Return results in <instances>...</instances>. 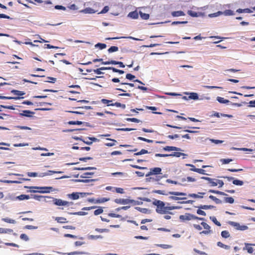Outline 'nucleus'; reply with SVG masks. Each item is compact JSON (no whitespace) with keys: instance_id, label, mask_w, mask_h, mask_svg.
<instances>
[{"instance_id":"obj_1","label":"nucleus","mask_w":255,"mask_h":255,"mask_svg":"<svg viewBox=\"0 0 255 255\" xmlns=\"http://www.w3.org/2000/svg\"><path fill=\"white\" fill-rule=\"evenodd\" d=\"M153 204L156 206V212L160 214H165L166 213H170L169 211L178 209L180 207L178 206H170L169 203H167V206L164 202L159 200H155L153 202Z\"/></svg>"},{"instance_id":"obj_2","label":"nucleus","mask_w":255,"mask_h":255,"mask_svg":"<svg viewBox=\"0 0 255 255\" xmlns=\"http://www.w3.org/2000/svg\"><path fill=\"white\" fill-rule=\"evenodd\" d=\"M114 100H107L106 99H102L101 102L103 104L106 105L107 106H116L117 107H120L123 109L126 108V105L122 104L119 102L113 103Z\"/></svg>"},{"instance_id":"obj_3","label":"nucleus","mask_w":255,"mask_h":255,"mask_svg":"<svg viewBox=\"0 0 255 255\" xmlns=\"http://www.w3.org/2000/svg\"><path fill=\"white\" fill-rule=\"evenodd\" d=\"M179 219L182 221H190L192 220H204V218L198 217L190 213H185L179 216Z\"/></svg>"},{"instance_id":"obj_4","label":"nucleus","mask_w":255,"mask_h":255,"mask_svg":"<svg viewBox=\"0 0 255 255\" xmlns=\"http://www.w3.org/2000/svg\"><path fill=\"white\" fill-rule=\"evenodd\" d=\"M51 198L52 199V202L53 204L56 206H70L73 205V203L72 202H68L66 201H64L61 199H57L54 198Z\"/></svg>"},{"instance_id":"obj_5","label":"nucleus","mask_w":255,"mask_h":255,"mask_svg":"<svg viewBox=\"0 0 255 255\" xmlns=\"http://www.w3.org/2000/svg\"><path fill=\"white\" fill-rule=\"evenodd\" d=\"M168 194L170 195H174V196H170L169 197L170 199L172 200L176 201V200H184V199H186V197H179L175 196H185V195H186V194L185 193H183V192L171 191V192H169Z\"/></svg>"},{"instance_id":"obj_6","label":"nucleus","mask_w":255,"mask_h":255,"mask_svg":"<svg viewBox=\"0 0 255 255\" xmlns=\"http://www.w3.org/2000/svg\"><path fill=\"white\" fill-rule=\"evenodd\" d=\"M187 156V154L180 152H174L170 154H161V153H156L155 156L156 157H168V156H171V157H179L181 156Z\"/></svg>"},{"instance_id":"obj_7","label":"nucleus","mask_w":255,"mask_h":255,"mask_svg":"<svg viewBox=\"0 0 255 255\" xmlns=\"http://www.w3.org/2000/svg\"><path fill=\"white\" fill-rule=\"evenodd\" d=\"M161 168L160 167H154L150 169L149 172H148L146 175V177L152 175H159L161 174Z\"/></svg>"},{"instance_id":"obj_8","label":"nucleus","mask_w":255,"mask_h":255,"mask_svg":"<svg viewBox=\"0 0 255 255\" xmlns=\"http://www.w3.org/2000/svg\"><path fill=\"white\" fill-rule=\"evenodd\" d=\"M25 188L43 189V190L38 191L39 192L42 193H49L50 191H51L52 190V189H53V188L52 187H36V186L27 187V186H25Z\"/></svg>"},{"instance_id":"obj_9","label":"nucleus","mask_w":255,"mask_h":255,"mask_svg":"<svg viewBox=\"0 0 255 255\" xmlns=\"http://www.w3.org/2000/svg\"><path fill=\"white\" fill-rule=\"evenodd\" d=\"M229 224L238 230L244 231L248 229V226L246 225H240L239 223L237 222H230Z\"/></svg>"},{"instance_id":"obj_10","label":"nucleus","mask_w":255,"mask_h":255,"mask_svg":"<svg viewBox=\"0 0 255 255\" xmlns=\"http://www.w3.org/2000/svg\"><path fill=\"white\" fill-rule=\"evenodd\" d=\"M201 225L203 227V228L206 230L201 232L200 233V234L208 235L212 232L210 226L209 225H208L206 223L203 222L201 223Z\"/></svg>"},{"instance_id":"obj_11","label":"nucleus","mask_w":255,"mask_h":255,"mask_svg":"<svg viewBox=\"0 0 255 255\" xmlns=\"http://www.w3.org/2000/svg\"><path fill=\"white\" fill-rule=\"evenodd\" d=\"M102 64H104V65H109V64L119 65L120 67H122V68H124L125 67V65L124 64V63L122 62L117 61L115 60H111V61L102 62Z\"/></svg>"},{"instance_id":"obj_12","label":"nucleus","mask_w":255,"mask_h":255,"mask_svg":"<svg viewBox=\"0 0 255 255\" xmlns=\"http://www.w3.org/2000/svg\"><path fill=\"white\" fill-rule=\"evenodd\" d=\"M201 178L208 181L209 183L211 184V186H216L217 185V182L216 181H217L218 179H213L205 176L201 177Z\"/></svg>"},{"instance_id":"obj_13","label":"nucleus","mask_w":255,"mask_h":255,"mask_svg":"<svg viewBox=\"0 0 255 255\" xmlns=\"http://www.w3.org/2000/svg\"><path fill=\"white\" fill-rule=\"evenodd\" d=\"M163 149L165 151H181V149L173 146H166L163 148Z\"/></svg>"},{"instance_id":"obj_14","label":"nucleus","mask_w":255,"mask_h":255,"mask_svg":"<svg viewBox=\"0 0 255 255\" xmlns=\"http://www.w3.org/2000/svg\"><path fill=\"white\" fill-rule=\"evenodd\" d=\"M63 173L62 171H52V170H48L47 172L41 173L39 175V176L42 177H44L45 176L51 175L54 173Z\"/></svg>"},{"instance_id":"obj_15","label":"nucleus","mask_w":255,"mask_h":255,"mask_svg":"<svg viewBox=\"0 0 255 255\" xmlns=\"http://www.w3.org/2000/svg\"><path fill=\"white\" fill-rule=\"evenodd\" d=\"M34 114V112H31L29 110H24L22 111V113H20L19 115L21 116L30 117L32 116V115H33Z\"/></svg>"},{"instance_id":"obj_16","label":"nucleus","mask_w":255,"mask_h":255,"mask_svg":"<svg viewBox=\"0 0 255 255\" xmlns=\"http://www.w3.org/2000/svg\"><path fill=\"white\" fill-rule=\"evenodd\" d=\"M120 38H128V39H133V40H137V41H138L140 40L139 39L134 38L132 36H122V37H109V38H107L106 39L112 40V39H120Z\"/></svg>"},{"instance_id":"obj_17","label":"nucleus","mask_w":255,"mask_h":255,"mask_svg":"<svg viewBox=\"0 0 255 255\" xmlns=\"http://www.w3.org/2000/svg\"><path fill=\"white\" fill-rule=\"evenodd\" d=\"M198 193H199V194L202 195H199L198 194L192 193V194H188V196L190 197H193V198H202L203 197V196L202 195L205 194V193H204V192H199Z\"/></svg>"},{"instance_id":"obj_18","label":"nucleus","mask_w":255,"mask_h":255,"mask_svg":"<svg viewBox=\"0 0 255 255\" xmlns=\"http://www.w3.org/2000/svg\"><path fill=\"white\" fill-rule=\"evenodd\" d=\"M81 12L84 13H94L96 12L94 9L91 7H86L81 10Z\"/></svg>"},{"instance_id":"obj_19","label":"nucleus","mask_w":255,"mask_h":255,"mask_svg":"<svg viewBox=\"0 0 255 255\" xmlns=\"http://www.w3.org/2000/svg\"><path fill=\"white\" fill-rule=\"evenodd\" d=\"M55 220L57 221L59 223H67L68 221H67L66 218L64 217H57L55 218Z\"/></svg>"},{"instance_id":"obj_20","label":"nucleus","mask_w":255,"mask_h":255,"mask_svg":"<svg viewBox=\"0 0 255 255\" xmlns=\"http://www.w3.org/2000/svg\"><path fill=\"white\" fill-rule=\"evenodd\" d=\"M128 16L133 19H137L138 17V13L136 11H131L128 13Z\"/></svg>"},{"instance_id":"obj_21","label":"nucleus","mask_w":255,"mask_h":255,"mask_svg":"<svg viewBox=\"0 0 255 255\" xmlns=\"http://www.w3.org/2000/svg\"><path fill=\"white\" fill-rule=\"evenodd\" d=\"M68 197L73 200H77L79 198V193L73 192L72 194H68Z\"/></svg>"},{"instance_id":"obj_22","label":"nucleus","mask_w":255,"mask_h":255,"mask_svg":"<svg viewBox=\"0 0 255 255\" xmlns=\"http://www.w3.org/2000/svg\"><path fill=\"white\" fill-rule=\"evenodd\" d=\"M174 17L185 15V13L181 10L173 11L171 13Z\"/></svg>"},{"instance_id":"obj_23","label":"nucleus","mask_w":255,"mask_h":255,"mask_svg":"<svg viewBox=\"0 0 255 255\" xmlns=\"http://www.w3.org/2000/svg\"><path fill=\"white\" fill-rule=\"evenodd\" d=\"M13 232V230L11 229H4L0 228V234H10Z\"/></svg>"},{"instance_id":"obj_24","label":"nucleus","mask_w":255,"mask_h":255,"mask_svg":"<svg viewBox=\"0 0 255 255\" xmlns=\"http://www.w3.org/2000/svg\"><path fill=\"white\" fill-rule=\"evenodd\" d=\"M190 170L201 174H207L206 171L203 169L194 168V169H190Z\"/></svg>"},{"instance_id":"obj_25","label":"nucleus","mask_w":255,"mask_h":255,"mask_svg":"<svg viewBox=\"0 0 255 255\" xmlns=\"http://www.w3.org/2000/svg\"><path fill=\"white\" fill-rule=\"evenodd\" d=\"M104 70H109V67H102L99 69H95L93 70V71L95 73L100 75V74H102V72L101 71Z\"/></svg>"},{"instance_id":"obj_26","label":"nucleus","mask_w":255,"mask_h":255,"mask_svg":"<svg viewBox=\"0 0 255 255\" xmlns=\"http://www.w3.org/2000/svg\"><path fill=\"white\" fill-rule=\"evenodd\" d=\"M217 100L221 104H228L229 103V101L226 99H225L224 98L221 97H217Z\"/></svg>"},{"instance_id":"obj_27","label":"nucleus","mask_w":255,"mask_h":255,"mask_svg":"<svg viewBox=\"0 0 255 255\" xmlns=\"http://www.w3.org/2000/svg\"><path fill=\"white\" fill-rule=\"evenodd\" d=\"M11 93H13L14 95L18 96H23L25 94L24 92L16 90H12Z\"/></svg>"},{"instance_id":"obj_28","label":"nucleus","mask_w":255,"mask_h":255,"mask_svg":"<svg viewBox=\"0 0 255 255\" xmlns=\"http://www.w3.org/2000/svg\"><path fill=\"white\" fill-rule=\"evenodd\" d=\"M233 183L236 185L242 186L244 184V182L242 180L234 178L233 181Z\"/></svg>"},{"instance_id":"obj_29","label":"nucleus","mask_w":255,"mask_h":255,"mask_svg":"<svg viewBox=\"0 0 255 255\" xmlns=\"http://www.w3.org/2000/svg\"><path fill=\"white\" fill-rule=\"evenodd\" d=\"M209 198L214 201L216 204H221L222 201L213 195H210Z\"/></svg>"},{"instance_id":"obj_30","label":"nucleus","mask_w":255,"mask_h":255,"mask_svg":"<svg viewBox=\"0 0 255 255\" xmlns=\"http://www.w3.org/2000/svg\"><path fill=\"white\" fill-rule=\"evenodd\" d=\"M109 70H112L114 72L118 73L120 74H123L125 73L124 71L116 69L112 67H109Z\"/></svg>"},{"instance_id":"obj_31","label":"nucleus","mask_w":255,"mask_h":255,"mask_svg":"<svg viewBox=\"0 0 255 255\" xmlns=\"http://www.w3.org/2000/svg\"><path fill=\"white\" fill-rule=\"evenodd\" d=\"M108 140H111L112 142L106 143L105 144L107 146H113L115 145V143L117 142L116 140L111 138H107Z\"/></svg>"},{"instance_id":"obj_32","label":"nucleus","mask_w":255,"mask_h":255,"mask_svg":"<svg viewBox=\"0 0 255 255\" xmlns=\"http://www.w3.org/2000/svg\"><path fill=\"white\" fill-rule=\"evenodd\" d=\"M217 246L219 247H221V248H224L225 249H226V250H229L230 249V246H228V245H226L224 244H223L222 242H218L217 243Z\"/></svg>"},{"instance_id":"obj_33","label":"nucleus","mask_w":255,"mask_h":255,"mask_svg":"<svg viewBox=\"0 0 255 255\" xmlns=\"http://www.w3.org/2000/svg\"><path fill=\"white\" fill-rule=\"evenodd\" d=\"M237 12L238 13H243V12L250 13L252 12V11L249 8H245V9L239 8L237 10Z\"/></svg>"},{"instance_id":"obj_34","label":"nucleus","mask_w":255,"mask_h":255,"mask_svg":"<svg viewBox=\"0 0 255 255\" xmlns=\"http://www.w3.org/2000/svg\"><path fill=\"white\" fill-rule=\"evenodd\" d=\"M88 238L90 240H97L99 239H102L103 237L101 235H89Z\"/></svg>"},{"instance_id":"obj_35","label":"nucleus","mask_w":255,"mask_h":255,"mask_svg":"<svg viewBox=\"0 0 255 255\" xmlns=\"http://www.w3.org/2000/svg\"><path fill=\"white\" fill-rule=\"evenodd\" d=\"M230 236V233L228 231L225 230L221 232V236L224 238H228Z\"/></svg>"},{"instance_id":"obj_36","label":"nucleus","mask_w":255,"mask_h":255,"mask_svg":"<svg viewBox=\"0 0 255 255\" xmlns=\"http://www.w3.org/2000/svg\"><path fill=\"white\" fill-rule=\"evenodd\" d=\"M139 14L140 17L143 19L146 20L149 18V15L147 13H145L141 11H139Z\"/></svg>"},{"instance_id":"obj_37","label":"nucleus","mask_w":255,"mask_h":255,"mask_svg":"<svg viewBox=\"0 0 255 255\" xmlns=\"http://www.w3.org/2000/svg\"><path fill=\"white\" fill-rule=\"evenodd\" d=\"M17 198H18L19 200H27L29 199V196L28 195H20L17 196Z\"/></svg>"},{"instance_id":"obj_38","label":"nucleus","mask_w":255,"mask_h":255,"mask_svg":"<svg viewBox=\"0 0 255 255\" xmlns=\"http://www.w3.org/2000/svg\"><path fill=\"white\" fill-rule=\"evenodd\" d=\"M224 201L226 203H228L230 204H233L234 202V199L232 197H225L224 198Z\"/></svg>"},{"instance_id":"obj_39","label":"nucleus","mask_w":255,"mask_h":255,"mask_svg":"<svg viewBox=\"0 0 255 255\" xmlns=\"http://www.w3.org/2000/svg\"><path fill=\"white\" fill-rule=\"evenodd\" d=\"M119 50V48L116 46H112L110 48H109L108 50L109 53H112L114 52L118 51Z\"/></svg>"},{"instance_id":"obj_40","label":"nucleus","mask_w":255,"mask_h":255,"mask_svg":"<svg viewBox=\"0 0 255 255\" xmlns=\"http://www.w3.org/2000/svg\"><path fill=\"white\" fill-rule=\"evenodd\" d=\"M94 174V172H85L81 175V178H89L90 176L93 175Z\"/></svg>"},{"instance_id":"obj_41","label":"nucleus","mask_w":255,"mask_h":255,"mask_svg":"<svg viewBox=\"0 0 255 255\" xmlns=\"http://www.w3.org/2000/svg\"><path fill=\"white\" fill-rule=\"evenodd\" d=\"M2 220L6 223L10 224H15L16 223V221L14 220L9 218H2Z\"/></svg>"},{"instance_id":"obj_42","label":"nucleus","mask_w":255,"mask_h":255,"mask_svg":"<svg viewBox=\"0 0 255 255\" xmlns=\"http://www.w3.org/2000/svg\"><path fill=\"white\" fill-rule=\"evenodd\" d=\"M210 218L213 221V222H214L217 226H221V223L219 221H218V220H217V219L215 217H214V216L210 217Z\"/></svg>"},{"instance_id":"obj_43","label":"nucleus","mask_w":255,"mask_h":255,"mask_svg":"<svg viewBox=\"0 0 255 255\" xmlns=\"http://www.w3.org/2000/svg\"><path fill=\"white\" fill-rule=\"evenodd\" d=\"M189 98L193 100H198L199 98L198 94L195 93H191Z\"/></svg>"},{"instance_id":"obj_44","label":"nucleus","mask_w":255,"mask_h":255,"mask_svg":"<svg viewBox=\"0 0 255 255\" xmlns=\"http://www.w3.org/2000/svg\"><path fill=\"white\" fill-rule=\"evenodd\" d=\"M148 152L147 150L144 149H142L140 151L136 152L134 154V155H140L143 154L148 153Z\"/></svg>"},{"instance_id":"obj_45","label":"nucleus","mask_w":255,"mask_h":255,"mask_svg":"<svg viewBox=\"0 0 255 255\" xmlns=\"http://www.w3.org/2000/svg\"><path fill=\"white\" fill-rule=\"evenodd\" d=\"M20 98L18 97H6V96H0V99H14V100H18Z\"/></svg>"},{"instance_id":"obj_46","label":"nucleus","mask_w":255,"mask_h":255,"mask_svg":"<svg viewBox=\"0 0 255 255\" xmlns=\"http://www.w3.org/2000/svg\"><path fill=\"white\" fill-rule=\"evenodd\" d=\"M109 200H110L109 198H101L97 199L96 203H104V202L108 201Z\"/></svg>"},{"instance_id":"obj_47","label":"nucleus","mask_w":255,"mask_h":255,"mask_svg":"<svg viewBox=\"0 0 255 255\" xmlns=\"http://www.w3.org/2000/svg\"><path fill=\"white\" fill-rule=\"evenodd\" d=\"M126 120L128 122H134V123H139L140 122L139 120H138L136 118H127V119H126Z\"/></svg>"},{"instance_id":"obj_48","label":"nucleus","mask_w":255,"mask_h":255,"mask_svg":"<svg viewBox=\"0 0 255 255\" xmlns=\"http://www.w3.org/2000/svg\"><path fill=\"white\" fill-rule=\"evenodd\" d=\"M47 79L48 80L45 81L46 82H49L51 83H54L56 81V78L51 77H47Z\"/></svg>"},{"instance_id":"obj_49","label":"nucleus","mask_w":255,"mask_h":255,"mask_svg":"<svg viewBox=\"0 0 255 255\" xmlns=\"http://www.w3.org/2000/svg\"><path fill=\"white\" fill-rule=\"evenodd\" d=\"M157 246L160 247V248L164 249H170L172 248V246L169 245H165V244H160L157 245Z\"/></svg>"},{"instance_id":"obj_50","label":"nucleus","mask_w":255,"mask_h":255,"mask_svg":"<svg viewBox=\"0 0 255 255\" xmlns=\"http://www.w3.org/2000/svg\"><path fill=\"white\" fill-rule=\"evenodd\" d=\"M137 139H139V140H142V141L147 142L148 143H152V142H153V141L152 140L148 139H147V138H145L144 137H141V136L138 137Z\"/></svg>"},{"instance_id":"obj_51","label":"nucleus","mask_w":255,"mask_h":255,"mask_svg":"<svg viewBox=\"0 0 255 255\" xmlns=\"http://www.w3.org/2000/svg\"><path fill=\"white\" fill-rule=\"evenodd\" d=\"M224 13L225 15H233L234 13L233 11L231 9H226L224 11Z\"/></svg>"},{"instance_id":"obj_52","label":"nucleus","mask_w":255,"mask_h":255,"mask_svg":"<svg viewBox=\"0 0 255 255\" xmlns=\"http://www.w3.org/2000/svg\"><path fill=\"white\" fill-rule=\"evenodd\" d=\"M187 13L192 17H197L198 16V13L192 10H188Z\"/></svg>"},{"instance_id":"obj_53","label":"nucleus","mask_w":255,"mask_h":255,"mask_svg":"<svg viewBox=\"0 0 255 255\" xmlns=\"http://www.w3.org/2000/svg\"><path fill=\"white\" fill-rule=\"evenodd\" d=\"M96 47H99L100 49H103L106 47V44L104 43H98L95 45Z\"/></svg>"},{"instance_id":"obj_54","label":"nucleus","mask_w":255,"mask_h":255,"mask_svg":"<svg viewBox=\"0 0 255 255\" xmlns=\"http://www.w3.org/2000/svg\"><path fill=\"white\" fill-rule=\"evenodd\" d=\"M213 207H214V206H212V205H201L199 207V208L206 210V209H212Z\"/></svg>"},{"instance_id":"obj_55","label":"nucleus","mask_w":255,"mask_h":255,"mask_svg":"<svg viewBox=\"0 0 255 255\" xmlns=\"http://www.w3.org/2000/svg\"><path fill=\"white\" fill-rule=\"evenodd\" d=\"M69 214L79 215V216H84V215H86L87 213L85 212L79 211V212H74V213H69Z\"/></svg>"},{"instance_id":"obj_56","label":"nucleus","mask_w":255,"mask_h":255,"mask_svg":"<svg viewBox=\"0 0 255 255\" xmlns=\"http://www.w3.org/2000/svg\"><path fill=\"white\" fill-rule=\"evenodd\" d=\"M83 123V122L81 121H69L68 122L69 125H81Z\"/></svg>"},{"instance_id":"obj_57","label":"nucleus","mask_w":255,"mask_h":255,"mask_svg":"<svg viewBox=\"0 0 255 255\" xmlns=\"http://www.w3.org/2000/svg\"><path fill=\"white\" fill-rule=\"evenodd\" d=\"M232 161H233L232 159H229V158L221 159V162L222 163V164H228Z\"/></svg>"},{"instance_id":"obj_58","label":"nucleus","mask_w":255,"mask_h":255,"mask_svg":"<svg viewBox=\"0 0 255 255\" xmlns=\"http://www.w3.org/2000/svg\"><path fill=\"white\" fill-rule=\"evenodd\" d=\"M246 245V250L248 251V252L250 254H252L253 253V251H254V250H253V248L252 247H248L247 246H249V245H251V244H248V243H246L245 244Z\"/></svg>"},{"instance_id":"obj_59","label":"nucleus","mask_w":255,"mask_h":255,"mask_svg":"<svg viewBox=\"0 0 255 255\" xmlns=\"http://www.w3.org/2000/svg\"><path fill=\"white\" fill-rule=\"evenodd\" d=\"M103 212V210L102 208H99L94 211V215L97 216L102 214Z\"/></svg>"},{"instance_id":"obj_60","label":"nucleus","mask_w":255,"mask_h":255,"mask_svg":"<svg viewBox=\"0 0 255 255\" xmlns=\"http://www.w3.org/2000/svg\"><path fill=\"white\" fill-rule=\"evenodd\" d=\"M44 48H48V49H58V47L51 45L50 44H45L44 45Z\"/></svg>"},{"instance_id":"obj_61","label":"nucleus","mask_w":255,"mask_h":255,"mask_svg":"<svg viewBox=\"0 0 255 255\" xmlns=\"http://www.w3.org/2000/svg\"><path fill=\"white\" fill-rule=\"evenodd\" d=\"M109 10V7L108 6H105L103 9L100 12H99V14H101V13H105L106 12H107Z\"/></svg>"},{"instance_id":"obj_62","label":"nucleus","mask_w":255,"mask_h":255,"mask_svg":"<svg viewBox=\"0 0 255 255\" xmlns=\"http://www.w3.org/2000/svg\"><path fill=\"white\" fill-rule=\"evenodd\" d=\"M115 190L118 193L123 194L124 193V189L119 187L114 188Z\"/></svg>"},{"instance_id":"obj_63","label":"nucleus","mask_w":255,"mask_h":255,"mask_svg":"<svg viewBox=\"0 0 255 255\" xmlns=\"http://www.w3.org/2000/svg\"><path fill=\"white\" fill-rule=\"evenodd\" d=\"M20 238L21 239L23 240H24L25 241H27L29 240L28 237L25 234H21L20 236Z\"/></svg>"},{"instance_id":"obj_64","label":"nucleus","mask_w":255,"mask_h":255,"mask_svg":"<svg viewBox=\"0 0 255 255\" xmlns=\"http://www.w3.org/2000/svg\"><path fill=\"white\" fill-rule=\"evenodd\" d=\"M126 78L129 80H132L135 78V76L128 73L126 75Z\"/></svg>"}]
</instances>
